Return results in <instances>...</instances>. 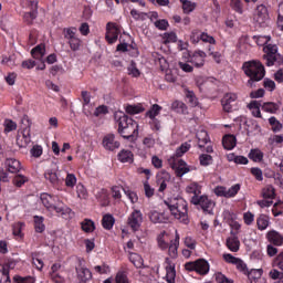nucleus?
<instances>
[{"label":"nucleus","mask_w":283,"mask_h":283,"mask_svg":"<svg viewBox=\"0 0 283 283\" xmlns=\"http://www.w3.org/2000/svg\"><path fill=\"white\" fill-rule=\"evenodd\" d=\"M117 123V134H119V136L124 138V140H128L129 143H136V138H138V123H136V120L125 115L124 113L122 116L118 117Z\"/></svg>","instance_id":"1"},{"label":"nucleus","mask_w":283,"mask_h":283,"mask_svg":"<svg viewBox=\"0 0 283 283\" xmlns=\"http://www.w3.org/2000/svg\"><path fill=\"white\" fill-rule=\"evenodd\" d=\"M242 70L245 76L250 77V81H248V87H255V83H259V81H262V78L266 76L264 64L258 60L244 62Z\"/></svg>","instance_id":"2"},{"label":"nucleus","mask_w":283,"mask_h":283,"mask_svg":"<svg viewBox=\"0 0 283 283\" xmlns=\"http://www.w3.org/2000/svg\"><path fill=\"white\" fill-rule=\"evenodd\" d=\"M164 203L166 205V207H168L171 216L177 218V220H180L181 222H184V224H187L189 222V218L187 217L188 209L186 201H184L182 203V210H180L178 203H170L168 200H165Z\"/></svg>","instance_id":"3"},{"label":"nucleus","mask_w":283,"mask_h":283,"mask_svg":"<svg viewBox=\"0 0 283 283\" xmlns=\"http://www.w3.org/2000/svg\"><path fill=\"white\" fill-rule=\"evenodd\" d=\"M191 205H196L201 207L203 213L213 214V207H216V202L211 201L207 196H193L191 198Z\"/></svg>","instance_id":"4"},{"label":"nucleus","mask_w":283,"mask_h":283,"mask_svg":"<svg viewBox=\"0 0 283 283\" xmlns=\"http://www.w3.org/2000/svg\"><path fill=\"white\" fill-rule=\"evenodd\" d=\"M263 52H265V54L263 55V60L266 61L265 65H268V67L275 65V61H277V56H280V54H277V46L273 44H268L263 49Z\"/></svg>","instance_id":"5"},{"label":"nucleus","mask_w":283,"mask_h":283,"mask_svg":"<svg viewBox=\"0 0 283 283\" xmlns=\"http://www.w3.org/2000/svg\"><path fill=\"white\" fill-rule=\"evenodd\" d=\"M170 163V167L171 169H174L177 178H182V176H185V174H189L191 171V169H189V167L187 166V161L179 159L178 161H176V158H171L169 159Z\"/></svg>","instance_id":"6"},{"label":"nucleus","mask_w":283,"mask_h":283,"mask_svg":"<svg viewBox=\"0 0 283 283\" xmlns=\"http://www.w3.org/2000/svg\"><path fill=\"white\" fill-rule=\"evenodd\" d=\"M119 34H120V29H118V27H116V23L108 22L106 24V35H105V39H106V41L109 44L116 43V41H118V35Z\"/></svg>","instance_id":"7"},{"label":"nucleus","mask_w":283,"mask_h":283,"mask_svg":"<svg viewBox=\"0 0 283 283\" xmlns=\"http://www.w3.org/2000/svg\"><path fill=\"white\" fill-rule=\"evenodd\" d=\"M102 145L107 151H114L120 147V142H117L116 135L111 133L104 136Z\"/></svg>","instance_id":"8"},{"label":"nucleus","mask_w":283,"mask_h":283,"mask_svg":"<svg viewBox=\"0 0 283 283\" xmlns=\"http://www.w3.org/2000/svg\"><path fill=\"white\" fill-rule=\"evenodd\" d=\"M133 231H138L140 224H143V213L139 210H135L130 213L127 221Z\"/></svg>","instance_id":"9"},{"label":"nucleus","mask_w":283,"mask_h":283,"mask_svg":"<svg viewBox=\"0 0 283 283\" xmlns=\"http://www.w3.org/2000/svg\"><path fill=\"white\" fill-rule=\"evenodd\" d=\"M188 63H192L195 67H202L205 65V59H207V53L205 51H195L192 54L188 53Z\"/></svg>","instance_id":"10"},{"label":"nucleus","mask_w":283,"mask_h":283,"mask_svg":"<svg viewBox=\"0 0 283 283\" xmlns=\"http://www.w3.org/2000/svg\"><path fill=\"white\" fill-rule=\"evenodd\" d=\"M235 101H238V95L234 93H227L221 99V105L226 112H231V103H235Z\"/></svg>","instance_id":"11"},{"label":"nucleus","mask_w":283,"mask_h":283,"mask_svg":"<svg viewBox=\"0 0 283 283\" xmlns=\"http://www.w3.org/2000/svg\"><path fill=\"white\" fill-rule=\"evenodd\" d=\"M4 165L8 167L9 174H19L21 171V161L14 158H7Z\"/></svg>","instance_id":"12"},{"label":"nucleus","mask_w":283,"mask_h":283,"mask_svg":"<svg viewBox=\"0 0 283 283\" xmlns=\"http://www.w3.org/2000/svg\"><path fill=\"white\" fill-rule=\"evenodd\" d=\"M148 218L150 222L154 224H165L169 218L165 217V213H159L158 211L154 210L148 213Z\"/></svg>","instance_id":"13"},{"label":"nucleus","mask_w":283,"mask_h":283,"mask_svg":"<svg viewBox=\"0 0 283 283\" xmlns=\"http://www.w3.org/2000/svg\"><path fill=\"white\" fill-rule=\"evenodd\" d=\"M268 240L271 242V244H274V247H282L283 245V237L280 234V232L272 230L268 232Z\"/></svg>","instance_id":"14"},{"label":"nucleus","mask_w":283,"mask_h":283,"mask_svg":"<svg viewBox=\"0 0 283 283\" xmlns=\"http://www.w3.org/2000/svg\"><path fill=\"white\" fill-rule=\"evenodd\" d=\"M40 199H41L43 207H45V209H48V211H52V208L56 203V197H52V195H48V193H42L40 196Z\"/></svg>","instance_id":"15"},{"label":"nucleus","mask_w":283,"mask_h":283,"mask_svg":"<svg viewBox=\"0 0 283 283\" xmlns=\"http://www.w3.org/2000/svg\"><path fill=\"white\" fill-rule=\"evenodd\" d=\"M166 281L168 283H176V265H171L169 258L166 259Z\"/></svg>","instance_id":"16"},{"label":"nucleus","mask_w":283,"mask_h":283,"mask_svg":"<svg viewBox=\"0 0 283 283\" xmlns=\"http://www.w3.org/2000/svg\"><path fill=\"white\" fill-rule=\"evenodd\" d=\"M31 6H33V9L29 12H25L23 15V21L27 25H32V23L34 22V19H36V14L39 13L38 7L35 2H31Z\"/></svg>","instance_id":"17"},{"label":"nucleus","mask_w":283,"mask_h":283,"mask_svg":"<svg viewBox=\"0 0 283 283\" xmlns=\"http://www.w3.org/2000/svg\"><path fill=\"white\" fill-rule=\"evenodd\" d=\"M31 55L35 61H43V56H45V44H39L33 48Z\"/></svg>","instance_id":"18"},{"label":"nucleus","mask_w":283,"mask_h":283,"mask_svg":"<svg viewBox=\"0 0 283 283\" xmlns=\"http://www.w3.org/2000/svg\"><path fill=\"white\" fill-rule=\"evenodd\" d=\"M226 245L232 253H238L240 251V239L238 237H229L226 240Z\"/></svg>","instance_id":"19"},{"label":"nucleus","mask_w":283,"mask_h":283,"mask_svg":"<svg viewBox=\"0 0 283 283\" xmlns=\"http://www.w3.org/2000/svg\"><path fill=\"white\" fill-rule=\"evenodd\" d=\"M52 211L60 213L61 218H63L64 220H70L72 216V209L67 207L56 206V203L52 207Z\"/></svg>","instance_id":"20"},{"label":"nucleus","mask_w":283,"mask_h":283,"mask_svg":"<svg viewBox=\"0 0 283 283\" xmlns=\"http://www.w3.org/2000/svg\"><path fill=\"white\" fill-rule=\"evenodd\" d=\"M222 145L224 149H234L235 145H238V139L235 138L234 135H226L222 139Z\"/></svg>","instance_id":"21"},{"label":"nucleus","mask_w":283,"mask_h":283,"mask_svg":"<svg viewBox=\"0 0 283 283\" xmlns=\"http://www.w3.org/2000/svg\"><path fill=\"white\" fill-rule=\"evenodd\" d=\"M81 229L84 233H94L96 231V223L92 219H84L81 222Z\"/></svg>","instance_id":"22"},{"label":"nucleus","mask_w":283,"mask_h":283,"mask_svg":"<svg viewBox=\"0 0 283 283\" xmlns=\"http://www.w3.org/2000/svg\"><path fill=\"white\" fill-rule=\"evenodd\" d=\"M248 158L253 163H262V160H264V153H262L260 148H253L250 150Z\"/></svg>","instance_id":"23"},{"label":"nucleus","mask_w":283,"mask_h":283,"mask_svg":"<svg viewBox=\"0 0 283 283\" xmlns=\"http://www.w3.org/2000/svg\"><path fill=\"white\" fill-rule=\"evenodd\" d=\"M197 264V273L199 275H207L209 273V262L205 259H199L196 261Z\"/></svg>","instance_id":"24"},{"label":"nucleus","mask_w":283,"mask_h":283,"mask_svg":"<svg viewBox=\"0 0 283 283\" xmlns=\"http://www.w3.org/2000/svg\"><path fill=\"white\" fill-rule=\"evenodd\" d=\"M77 277L81 280V282H88V280H92V271L87 268H81L76 269Z\"/></svg>","instance_id":"25"},{"label":"nucleus","mask_w":283,"mask_h":283,"mask_svg":"<svg viewBox=\"0 0 283 283\" xmlns=\"http://www.w3.org/2000/svg\"><path fill=\"white\" fill-rule=\"evenodd\" d=\"M120 163H134V153L132 150L123 149L118 155Z\"/></svg>","instance_id":"26"},{"label":"nucleus","mask_w":283,"mask_h":283,"mask_svg":"<svg viewBox=\"0 0 283 283\" xmlns=\"http://www.w3.org/2000/svg\"><path fill=\"white\" fill-rule=\"evenodd\" d=\"M44 178H45V180H49V182L53 187H57V185H59V175H56V170H46V172L44 174Z\"/></svg>","instance_id":"27"},{"label":"nucleus","mask_w":283,"mask_h":283,"mask_svg":"<svg viewBox=\"0 0 283 283\" xmlns=\"http://www.w3.org/2000/svg\"><path fill=\"white\" fill-rule=\"evenodd\" d=\"M129 261L132 262V264H134L136 269H143V266L145 265L143 256H140V254L138 253H130Z\"/></svg>","instance_id":"28"},{"label":"nucleus","mask_w":283,"mask_h":283,"mask_svg":"<svg viewBox=\"0 0 283 283\" xmlns=\"http://www.w3.org/2000/svg\"><path fill=\"white\" fill-rule=\"evenodd\" d=\"M256 21L263 22L265 19L269 18V10L264 4H260L256 7Z\"/></svg>","instance_id":"29"},{"label":"nucleus","mask_w":283,"mask_h":283,"mask_svg":"<svg viewBox=\"0 0 283 283\" xmlns=\"http://www.w3.org/2000/svg\"><path fill=\"white\" fill-rule=\"evenodd\" d=\"M188 149H191V144L189 143H184L180 145V147H178L176 149V153L174 154V156L171 158H182V156H185V154H187Z\"/></svg>","instance_id":"30"},{"label":"nucleus","mask_w":283,"mask_h":283,"mask_svg":"<svg viewBox=\"0 0 283 283\" xmlns=\"http://www.w3.org/2000/svg\"><path fill=\"white\" fill-rule=\"evenodd\" d=\"M262 109L269 114H276L280 111V105L273 102H265L262 104Z\"/></svg>","instance_id":"31"},{"label":"nucleus","mask_w":283,"mask_h":283,"mask_svg":"<svg viewBox=\"0 0 283 283\" xmlns=\"http://www.w3.org/2000/svg\"><path fill=\"white\" fill-rule=\"evenodd\" d=\"M197 138L199 140L198 147L200 149H202V147L209 143V134L206 130H200L197 133Z\"/></svg>","instance_id":"32"},{"label":"nucleus","mask_w":283,"mask_h":283,"mask_svg":"<svg viewBox=\"0 0 283 283\" xmlns=\"http://www.w3.org/2000/svg\"><path fill=\"white\" fill-rule=\"evenodd\" d=\"M114 222H116V220L114 219V216H112V214H105L102 219V226L107 231H109L114 227Z\"/></svg>","instance_id":"33"},{"label":"nucleus","mask_w":283,"mask_h":283,"mask_svg":"<svg viewBox=\"0 0 283 283\" xmlns=\"http://www.w3.org/2000/svg\"><path fill=\"white\" fill-rule=\"evenodd\" d=\"M262 273H264V270L262 269H252V270H248L247 272V276L248 280H262Z\"/></svg>","instance_id":"34"},{"label":"nucleus","mask_w":283,"mask_h":283,"mask_svg":"<svg viewBox=\"0 0 283 283\" xmlns=\"http://www.w3.org/2000/svg\"><path fill=\"white\" fill-rule=\"evenodd\" d=\"M34 229L36 233H43L45 231V224L43 223V217L34 216Z\"/></svg>","instance_id":"35"},{"label":"nucleus","mask_w":283,"mask_h":283,"mask_svg":"<svg viewBox=\"0 0 283 283\" xmlns=\"http://www.w3.org/2000/svg\"><path fill=\"white\" fill-rule=\"evenodd\" d=\"M116 283H129V277H127V273L118 272L115 276ZM104 283H112L109 279L105 280Z\"/></svg>","instance_id":"36"},{"label":"nucleus","mask_w":283,"mask_h":283,"mask_svg":"<svg viewBox=\"0 0 283 283\" xmlns=\"http://www.w3.org/2000/svg\"><path fill=\"white\" fill-rule=\"evenodd\" d=\"M256 224H258V229H260V231H264V229H266V227H269V216L261 214L256 220Z\"/></svg>","instance_id":"37"},{"label":"nucleus","mask_w":283,"mask_h":283,"mask_svg":"<svg viewBox=\"0 0 283 283\" xmlns=\"http://www.w3.org/2000/svg\"><path fill=\"white\" fill-rule=\"evenodd\" d=\"M160 109H163V107L158 104H154L150 109L148 112H146V116H148V118L154 119L158 116V114H160Z\"/></svg>","instance_id":"38"},{"label":"nucleus","mask_w":283,"mask_h":283,"mask_svg":"<svg viewBox=\"0 0 283 283\" xmlns=\"http://www.w3.org/2000/svg\"><path fill=\"white\" fill-rule=\"evenodd\" d=\"M262 197L265 200H273V198H275V188H273V186H268L266 189H263Z\"/></svg>","instance_id":"39"},{"label":"nucleus","mask_w":283,"mask_h":283,"mask_svg":"<svg viewBox=\"0 0 283 283\" xmlns=\"http://www.w3.org/2000/svg\"><path fill=\"white\" fill-rule=\"evenodd\" d=\"M127 70L129 76H133L134 78H138V76H140V70L136 67V62L132 61Z\"/></svg>","instance_id":"40"},{"label":"nucleus","mask_w":283,"mask_h":283,"mask_svg":"<svg viewBox=\"0 0 283 283\" xmlns=\"http://www.w3.org/2000/svg\"><path fill=\"white\" fill-rule=\"evenodd\" d=\"M171 108L177 112V114H185L187 112V105L185 103L176 101L172 103Z\"/></svg>","instance_id":"41"},{"label":"nucleus","mask_w":283,"mask_h":283,"mask_svg":"<svg viewBox=\"0 0 283 283\" xmlns=\"http://www.w3.org/2000/svg\"><path fill=\"white\" fill-rule=\"evenodd\" d=\"M186 98H188V103H189L190 107H197L198 97H196V93H193V91H187Z\"/></svg>","instance_id":"42"},{"label":"nucleus","mask_w":283,"mask_h":283,"mask_svg":"<svg viewBox=\"0 0 283 283\" xmlns=\"http://www.w3.org/2000/svg\"><path fill=\"white\" fill-rule=\"evenodd\" d=\"M199 161L202 167H209L213 163V157L211 155L201 154L199 156Z\"/></svg>","instance_id":"43"},{"label":"nucleus","mask_w":283,"mask_h":283,"mask_svg":"<svg viewBox=\"0 0 283 283\" xmlns=\"http://www.w3.org/2000/svg\"><path fill=\"white\" fill-rule=\"evenodd\" d=\"M69 45L73 52H78L81 50V39L78 38H72L69 40Z\"/></svg>","instance_id":"44"},{"label":"nucleus","mask_w":283,"mask_h":283,"mask_svg":"<svg viewBox=\"0 0 283 283\" xmlns=\"http://www.w3.org/2000/svg\"><path fill=\"white\" fill-rule=\"evenodd\" d=\"M179 247H180V244L171 242L169 248H168V254L174 260H176V258H178V248Z\"/></svg>","instance_id":"45"},{"label":"nucleus","mask_w":283,"mask_h":283,"mask_svg":"<svg viewBox=\"0 0 283 283\" xmlns=\"http://www.w3.org/2000/svg\"><path fill=\"white\" fill-rule=\"evenodd\" d=\"M214 280L217 283H233V280L227 277L222 272H217L214 274Z\"/></svg>","instance_id":"46"},{"label":"nucleus","mask_w":283,"mask_h":283,"mask_svg":"<svg viewBox=\"0 0 283 283\" xmlns=\"http://www.w3.org/2000/svg\"><path fill=\"white\" fill-rule=\"evenodd\" d=\"M25 182H28V177H25L23 175H17L13 178V185L15 187H23V185H25Z\"/></svg>","instance_id":"47"},{"label":"nucleus","mask_w":283,"mask_h":283,"mask_svg":"<svg viewBox=\"0 0 283 283\" xmlns=\"http://www.w3.org/2000/svg\"><path fill=\"white\" fill-rule=\"evenodd\" d=\"M269 123H270L273 132H280L282 129V123H280V120H277V118L270 117Z\"/></svg>","instance_id":"48"},{"label":"nucleus","mask_w":283,"mask_h":283,"mask_svg":"<svg viewBox=\"0 0 283 283\" xmlns=\"http://www.w3.org/2000/svg\"><path fill=\"white\" fill-rule=\"evenodd\" d=\"M64 32V39H67V41H71L72 39L76 38V28H67L63 30Z\"/></svg>","instance_id":"49"},{"label":"nucleus","mask_w":283,"mask_h":283,"mask_svg":"<svg viewBox=\"0 0 283 283\" xmlns=\"http://www.w3.org/2000/svg\"><path fill=\"white\" fill-rule=\"evenodd\" d=\"M182 10L185 14H189L190 12H193L196 10V3L191 1H185L182 4Z\"/></svg>","instance_id":"50"},{"label":"nucleus","mask_w":283,"mask_h":283,"mask_svg":"<svg viewBox=\"0 0 283 283\" xmlns=\"http://www.w3.org/2000/svg\"><path fill=\"white\" fill-rule=\"evenodd\" d=\"M157 242H158L159 249H161L163 251H165L166 249H169V244L165 242V231L161 232V233L157 237Z\"/></svg>","instance_id":"51"},{"label":"nucleus","mask_w":283,"mask_h":283,"mask_svg":"<svg viewBox=\"0 0 283 283\" xmlns=\"http://www.w3.org/2000/svg\"><path fill=\"white\" fill-rule=\"evenodd\" d=\"M230 6L234 12L242 14V0H231Z\"/></svg>","instance_id":"52"},{"label":"nucleus","mask_w":283,"mask_h":283,"mask_svg":"<svg viewBox=\"0 0 283 283\" xmlns=\"http://www.w3.org/2000/svg\"><path fill=\"white\" fill-rule=\"evenodd\" d=\"M142 112H145V108L134 106V105L126 106V114L134 115V114H140Z\"/></svg>","instance_id":"53"},{"label":"nucleus","mask_w":283,"mask_h":283,"mask_svg":"<svg viewBox=\"0 0 283 283\" xmlns=\"http://www.w3.org/2000/svg\"><path fill=\"white\" fill-rule=\"evenodd\" d=\"M234 264H235L238 271H240L241 273L247 275L249 269L247 268V263H244V261H242V259H238Z\"/></svg>","instance_id":"54"},{"label":"nucleus","mask_w":283,"mask_h":283,"mask_svg":"<svg viewBox=\"0 0 283 283\" xmlns=\"http://www.w3.org/2000/svg\"><path fill=\"white\" fill-rule=\"evenodd\" d=\"M31 155L33 156V158H41V156L43 155V147H41L40 145H35L31 148Z\"/></svg>","instance_id":"55"},{"label":"nucleus","mask_w":283,"mask_h":283,"mask_svg":"<svg viewBox=\"0 0 283 283\" xmlns=\"http://www.w3.org/2000/svg\"><path fill=\"white\" fill-rule=\"evenodd\" d=\"M14 129H17V123H14L11 119H6L4 120V132L10 133V132H14Z\"/></svg>","instance_id":"56"},{"label":"nucleus","mask_w":283,"mask_h":283,"mask_svg":"<svg viewBox=\"0 0 283 283\" xmlns=\"http://www.w3.org/2000/svg\"><path fill=\"white\" fill-rule=\"evenodd\" d=\"M238 191H240V184H235L232 186L229 190H227V198H233L234 196H238Z\"/></svg>","instance_id":"57"},{"label":"nucleus","mask_w":283,"mask_h":283,"mask_svg":"<svg viewBox=\"0 0 283 283\" xmlns=\"http://www.w3.org/2000/svg\"><path fill=\"white\" fill-rule=\"evenodd\" d=\"M176 41H178V35H176V33L170 32V33H165V41L164 43H176Z\"/></svg>","instance_id":"58"},{"label":"nucleus","mask_w":283,"mask_h":283,"mask_svg":"<svg viewBox=\"0 0 283 283\" xmlns=\"http://www.w3.org/2000/svg\"><path fill=\"white\" fill-rule=\"evenodd\" d=\"M155 28H157L158 30H167V28H169V22L165 19L157 20L155 22Z\"/></svg>","instance_id":"59"},{"label":"nucleus","mask_w":283,"mask_h":283,"mask_svg":"<svg viewBox=\"0 0 283 283\" xmlns=\"http://www.w3.org/2000/svg\"><path fill=\"white\" fill-rule=\"evenodd\" d=\"M21 123H22V129H31L32 120L28 115H23Z\"/></svg>","instance_id":"60"},{"label":"nucleus","mask_w":283,"mask_h":283,"mask_svg":"<svg viewBox=\"0 0 283 283\" xmlns=\"http://www.w3.org/2000/svg\"><path fill=\"white\" fill-rule=\"evenodd\" d=\"M36 60H25L22 62V67L25 70H32V67H36Z\"/></svg>","instance_id":"61"},{"label":"nucleus","mask_w":283,"mask_h":283,"mask_svg":"<svg viewBox=\"0 0 283 283\" xmlns=\"http://www.w3.org/2000/svg\"><path fill=\"white\" fill-rule=\"evenodd\" d=\"M13 280L17 283H34V277L32 276H28V277L14 276Z\"/></svg>","instance_id":"62"},{"label":"nucleus","mask_w":283,"mask_h":283,"mask_svg":"<svg viewBox=\"0 0 283 283\" xmlns=\"http://www.w3.org/2000/svg\"><path fill=\"white\" fill-rule=\"evenodd\" d=\"M65 185L66 187H74V185H76V176H74V174H69L66 176Z\"/></svg>","instance_id":"63"},{"label":"nucleus","mask_w":283,"mask_h":283,"mask_svg":"<svg viewBox=\"0 0 283 283\" xmlns=\"http://www.w3.org/2000/svg\"><path fill=\"white\" fill-rule=\"evenodd\" d=\"M251 174H252V176H254V178L256 180H259V181L264 180V178L262 177V169L256 168V167L251 168Z\"/></svg>","instance_id":"64"}]
</instances>
